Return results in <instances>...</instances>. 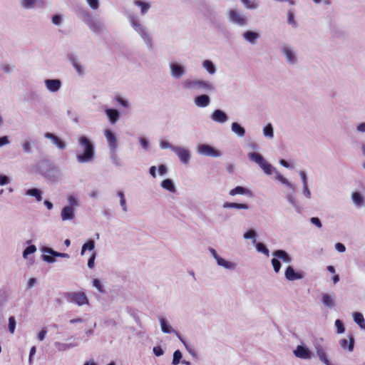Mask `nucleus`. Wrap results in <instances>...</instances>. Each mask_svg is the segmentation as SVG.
Instances as JSON below:
<instances>
[{
  "instance_id": "nucleus-20",
  "label": "nucleus",
  "mask_w": 365,
  "mask_h": 365,
  "mask_svg": "<svg viewBox=\"0 0 365 365\" xmlns=\"http://www.w3.org/2000/svg\"><path fill=\"white\" fill-rule=\"evenodd\" d=\"M210 118L215 123L224 124L228 121L227 114L221 109H215L210 115Z\"/></svg>"
},
{
  "instance_id": "nucleus-3",
  "label": "nucleus",
  "mask_w": 365,
  "mask_h": 365,
  "mask_svg": "<svg viewBox=\"0 0 365 365\" xmlns=\"http://www.w3.org/2000/svg\"><path fill=\"white\" fill-rule=\"evenodd\" d=\"M78 145L82 148V152L76 154L77 161L80 163H90L95 157V145L86 136L82 135L78 139Z\"/></svg>"
},
{
  "instance_id": "nucleus-50",
  "label": "nucleus",
  "mask_w": 365,
  "mask_h": 365,
  "mask_svg": "<svg viewBox=\"0 0 365 365\" xmlns=\"http://www.w3.org/2000/svg\"><path fill=\"white\" fill-rule=\"evenodd\" d=\"M255 245V247L258 252L262 253L267 257L269 256V250L267 247V246L263 242H256Z\"/></svg>"
},
{
  "instance_id": "nucleus-9",
  "label": "nucleus",
  "mask_w": 365,
  "mask_h": 365,
  "mask_svg": "<svg viewBox=\"0 0 365 365\" xmlns=\"http://www.w3.org/2000/svg\"><path fill=\"white\" fill-rule=\"evenodd\" d=\"M64 297L68 302L75 304L79 307L89 304V300L83 292H66Z\"/></svg>"
},
{
  "instance_id": "nucleus-27",
  "label": "nucleus",
  "mask_w": 365,
  "mask_h": 365,
  "mask_svg": "<svg viewBox=\"0 0 365 365\" xmlns=\"http://www.w3.org/2000/svg\"><path fill=\"white\" fill-rule=\"evenodd\" d=\"M242 36L244 40L252 45L256 44L258 38L260 37V34L258 32L252 30L245 31Z\"/></svg>"
},
{
  "instance_id": "nucleus-45",
  "label": "nucleus",
  "mask_w": 365,
  "mask_h": 365,
  "mask_svg": "<svg viewBox=\"0 0 365 365\" xmlns=\"http://www.w3.org/2000/svg\"><path fill=\"white\" fill-rule=\"evenodd\" d=\"M22 150L26 154L32 153L33 142L31 139H24L21 142Z\"/></svg>"
},
{
  "instance_id": "nucleus-2",
  "label": "nucleus",
  "mask_w": 365,
  "mask_h": 365,
  "mask_svg": "<svg viewBox=\"0 0 365 365\" xmlns=\"http://www.w3.org/2000/svg\"><path fill=\"white\" fill-rule=\"evenodd\" d=\"M181 87L187 91H198L205 93L215 91L214 84L208 81L201 78H186L181 81Z\"/></svg>"
},
{
  "instance_id": "nucleus-64",
  "label": "nucleus",
  "mask_w": 365,
  "mask_h": 365,
  "mask_svg": "<svg viewBox=\"0 0 365 365\" xmlns=\"http://www.w3.org/2000/svg\"><path fill=\"white\" fill-rule=\"evenodd\" d=\"M201 12L205 16H212L214 14L213 9L207 5L202 6Z\"/></svg>"
},
{
  "instance_id": "nucleus-33",
  "label": "nucleus",
  "mask_w": 365,
  "mask_h": 365,
  "mask_svg": "<svg viewBox=\"0 0 365 365\" xmlns=\"http://www.w3.org/2000/svg\"><path fill=\"white\" fill-rule=\"evenodd\" d=\"M294 192H292V190H289V191H287L286 192V200H287V202L292 205L293 206L296 211L298 212V213H300V207L299 205V203H298V201L296 199L294 195Z\"/></svg>"
},
{
  "instance_id": "nucleus-14",
  "label": "nucleus",
  "mask_w": 365,
  "mask_h": 365,
  "mask_svg": "<svg viewBox=\"0 0 365 365\" xmlns=\"http://www.w3.org/2000/svg\"><path fill=\"white\" fill-rule=\"evenodd\" d=\"M281 51L285 56L286 61L289 65H296L298 62L297 53L292 46L284 44L281 47Z\"/></svg>"
},
{
  "instance_id": "nucleus-29",
  "label": "nucleus",
  "mask_w": 365,
  "mask_h": 365,
  "mask_svg": "<svg viewBox=\"0 0 365 365\" xmlns=\"http://www.w3.org/2000/svg\"><path fill=\"white\" fill-rule=\"evenodd\" d=\"M229 195L230 196H235L237 195H245L247 197H252V192L248 188L243 186H237L235 188L232 189L229 192Z\"/></svg>"
},
{
  "instance_id": "nucleus-19",
  "label": "nucleus",
  "mask_w": 365,
  "mask_h": 365,
  "mask_svg": "<svg viewBox=\"0 0 365 365\" xmlns=\"http://www.w3.org/2000/svg\"><path fill=\"white\" fill-rule=\"evenodd\" d=\"M46 88L51 93H57L62 86V82L58 78H47L44 80Z\"/></svg>"
},
{
  "instance_id": "nucleus-6",
  "label": "nucleus",
  "mask_w": 365,
  "mask_h": 365,
  "mask_svg": "<svg viewBox=\"0 0 365 365\" xmlns=\"http://www.w3.org/2000/svg\"><path fill=\"white\" fill-rule=\"evenodd\" d=\"M228 21L237 26L245 27L248 25V18L237 9H230L227 12Z\"/></svg>"
},
{
  "instance_id": "nucleus-24",
  "label": "nucleus",
  "mask_w": 365,
  "mask_h": 365,
  "mask_svg": "<svg viewBox=\"0 0 365 365\" xmlns=\"http://www.w3.org/2000/svg\"><path fill=\"white\" fill-rule=\"evenodd\" d=\"M210 97L205 93L196 96L194 98V103L195 106L198 108L207 107L210 104Z\"/></svg>"
},
{
  "instance_id": "nucleus-39",
  "label": "nucleus",
  "mask_w": 365,
  "mask_h": 365,
  "mask_svg": "<svg viewBox=\"0 0 365 365\" xmlns=\"http://www.w3.org/2000/svg\"><path fill=\"white\" fill-rule=\"evenodd\" d=\"M351 200L354 204L358 207H362L364 206L365 200L364 197L359 192H354L351 194Z\"/></svg>"
},
{
  "instance_id": "nucleus-17",
  "label": "nucleus",
  "mask_w": 365,
  "mask_h": 365,
  "mask_svg": "<svg viewBox=\"0 0 365 365\" xmlns=\"http://www.w3.org/2000/svg\"><path fill=\"white\" fill-rule=\"evenodd\" d=\"M293 353L296 357L302 359H311L314 356V353L304 345H298Z\"/></svg>"
},
{
  "instance_id": "nucleus-35",
  "label": "nucleus",
  "mask_w": 365,
  "mask_h": 365,
  "mask_svg": "<svg viewBox=\"0 0 365 365\" xmlns=\"http://www.w3.org/2000/svg\"><path fill=\"white\" fill-rule=\"evenodd\" d=\"M76 15L85 24L93 17L91 14L84 8H80L76 11Z\"/></svg>"
},
{
  "instance_id": "nucleus-56",
  "label": "nucleus",
  "mask_w": 365,
  "mask_h": 365,
  "mask_svg": "<svg viewBox=\"0 0 365 365\" xmlns=\"http://www.w3.org/2000/svg\"><path fill=\"white\" fill-rule=\"evenodd\" d=\"M67 201L68 202L67 206H70L73 208H76L79 206L78 200L73 195H68L67 196Z\"/></svg>"
},
{
  "instance_id": "nucleus-4",
  "label": "nucleus",
  "mask_w": 365,
  "mask_h": 365,
  "mask_svg": "<svg viewBox=\"0 0 365 365\" xmlns=\"http://www.w3.org/2000/svg\"><path fill=\"white\" fill-rule=\"evenodd\" d=\"M274 257L271 260L273 269L276 273H279L282 267V264L279 261L281 259L284 263H290L292 261V258L290 255L284 250H276L272 252Z\"/></svg>"
},
{
  "instance_id": "nucleus-16",
  "label": "nucleus",
  "mask_w": 365,
  "mask_h": 365,
  "mask_svg": "<svg viewBox=\"0 0 365 365\" xmlns=\"http://www.w3.org/2000/svg\"><path fill=\"white\" fill-rule=\"evenodd\" d=\"M173 152L178 157L180 161L182 164L187 165L190 163L191 159V153L187 148L181 146H176L173 148Z\"/></svg>"
},
{
  "instance_id": "nucleus-42",
  "label": "nucleus",
  "mask_w": 365,
  "mask_h": 365,
  "mask_svg": "<svg viewBox=\"0 0 365 365\" xmlns=\"http://www.w3.org/2000/svg\"><path fill=\"white\" fill-rule=\"evenodd\" d=\"M118 150L108 151L109 158L111 163L115 167H121L123 163L117 153Z\"/></svg>"
},
{
  "instance_id": "nucleus-62",
  "label": "nucleus",
  "mask_w": 365,
  "mask_h": 365,
  "mask_svg": "<svg viewBox=\"0 0 365 365\" xmlns=\"http://www.w3.org/2000/svg\"><path fill=\"white\" fill-rule=\"evenodd\" d=\"M52 23L56 26H60L62 24L63 16L61 14H54L51 17Z\"/></svg>"
},
{
  "instance_id": "nucleus-41",
  "label": "nucleus",
  "mask_w": 365,
  "mask_h": 365,
  "mask_svg": "<svg viewBox=\"0 0 365 365\" xmlns=\"http://www.w3.org/2000/svg\"><path fill=\"white\" fill-rule=\"evenodd\" d=\"M223 208H232L236 210H248L250 206L247 203H238V202H225L223 205Z\"/></svg>"
},
{
  "instance_id": "nucleus-10",
  "label": "nucleus",
  "mask_w": 365,
  "mask_h": 365,
  "mask_svg": "<svg viewBox=\"0 0 365 365\" xmlns=\"http://www.w3.org/2000/svg\"><path fill=\"white\" fill-rule=\"evenodd\" d=\"M41 251L43 253L41 256L42 259L48 263H54L55 257L69 258L70 256L67 253L58 252L48 247H42Z\"/></svg>"
},
{
  "instance_id": "nucleus-18",
  "label": "nucleus",
  "mask_w": 365,
  "mask_h": 365,
  "mask_svg": "<svg viewBox=\"0 0 365 365\" xmlns=\"http://www.w3.org/2000/svg\"><path fill=\"white\" fill-rule=\"evenodd\" d=\"M67 59L71 63L75 71L79 76H83L85 73V68L81 65L78 56L71 53L67 55Z\"/></svg>"
},
{
  "instance_id": "nucleus-12",
  "label": "nucleus",
  "mask_w": 365,
  "mask_h": 365,
  "mask_svg": "<svg viewBox=\"0 0 365 365\" xmlns=\"http://www.w3.org/2000/svg\"><path fill=\"white\" fill-rule=\"evenodd\" d=\"M208 251L211 254L212 257L215 259L216 263L218 266L222 267L228 270H235L236 268V264L231 261L226 260L220 256L217 251L212 248L209 247Z\"/></svg>"
},
{
  "instance_id": "nucleus-44",
  "label": "nucleus",
  "mask_w": 365,
  "mask_h": 365,
  "mask_svg": "<svg viewBox=\"0 0 365 365\" xmlns=\"http://www.w3.org/2000/svg\"><path fill=\"white\" fill-rule=\"evenodd\" d=\"M240 1L248 10H256L260 6V3L257 0H240Z\"/></svg>"
},
{
  "instance_id": "nucleus-30",
  "label": "nucleus",
  "mask_w": 365,
  "mask_h": 365,
  "mask_svg": "<svg viewBox=\"0 0 365 365\" xmlns=\"http://www.w3.org/2000/svg\"><path fill=\"white\" fill-rule=\"evenodd\" d=\"M273 173L275 174V179L279 181L282 184L287 186L289 190H292V192H295V185L290 182L286 178H284L282 175H281L274 168V170Z\"/></svg>"
},
{
  "instance_id": "nucleus-60",
  "label": "nucleus",
  "mask_w": 365,
  "mask_h": 365,
  "mask_svg": "<svg viewBox=\"0 0 365 365\" xmlns=\"http://www.w3.org/2000/svg\"><path fill=\"white\" fill-rule=\"evenodd\" d=\"M334 325L336 328V332L338 334H342L345 331L344 325L343 322L341 319H336L335 321Z\"/></svg>"
},
{
  "instance_id": "nucleus-23",
  "label": "nucleus",
  "mask_w": 365,
  "mask_h": 365,
  "mask_svg": "<svg viewBox=\"0 0 365 365\" xmlns=\"http://www.w3.org/2000/svg\"><path fill=\"white\" fill-rule=\"evenodd\" d=\"M20 6L24 9H33L36 7L44 6L43 0H19Z\"/></svg>"
},
{
  "instance_id": "nucleus-7",
  "label": "nucleus",
  "mask_w": 365,
  "mask_h": 365,
  "mask_svg": "<svg viewBox=\"0 0 365 365\" xmlns=\"http://www.w3.org/2000/svg\"><path fill=\"white\" fill-rule=\"evenodd\" d=\"M38 172L44 178L55 180L58 170L53 165L48 164L46 160L40 161L37 164Z\"/></svg>"
},
{
  "instance_id": "nucleus-61",
  "label": "nucleus",
  "mask_w": 365,
  "mask_h": 365,
  "mask_svg": "<svg viewBox=\"0 0 365 365\" xmlns=\"http://www.w3.org/2000/svg\"><path fill=\"white\" fill-rule=\"evenodd\" d=\"M16 319L15 317L11 316L9 318V331L13 334L16 329Z\"/></svg>"
},
{
  "instance_id": "nucleus-54",
  "label": "nucleus",
  "mask_w": 365,
  "mask_h": 365,
  "mask_svg": "<svg viewBox=\"0 0 365 365\" xmlns=\"http://www.w3.org/2000/svg\"><path fill=\"white\" fill-rule=\"evenodd\" d=\"M176 336L179 339V340L184 344L186 350L189 352L190 354L195 356V350L187 344V342L184 340V339L181 336L180 333H176Z\"/></svg>"
},
{
  "instance_id": "nucleus-47",
  "label": "nucleus",
  "mask_w": 365,
  "mask_h": 365,
  "mask_svg": "<svg viewBox=\"0 0 365 365\" xmlns=\"http://www.w3.org/2000/svg\"><path fill=\"white\" fill-rule=\"evenodd\" d=\"M263 135L265 138L272 140L274 138V128L272 123H267L262 130Z\"/></svg>"
},
{
  "instance_id": "nucleus-48",
  "label": "nucleus",
  "mask_w": 365,
  "mask_h": 365,
  "mask_svg": "<svg viewBox=\"0 0 365 365\" xmlns=\"http://www.w3.org/2000/svg\"><path fill=\"white\" fill-rule=\"evenodd\" d=\"M287 22L289 25L292 26V28L297 29L298 24L295 20V16L292 11L289 10L287 13Z\"/></svg>"
},
{
  "instance_id": "nucleus-25",
  "label": "nucleus",
  "mask_w": 365,
  "mask_h": 365,
  "mask_svg": "<svg viewBox=\"0 0 365 365\" xmlns=\"http://www.w3.org/2000/svg\"><path fill=\"white\" fill-rule=\"evenodd\" d=\"M104 111L110 124H115L119 120L120 113L117 109L106 108Z\"/></svg>"
},
{
  "instance_id": "nucleus-31",
  "label": "nucleus",
  "mask_w": 365,
  "mask_h": 365,
  "mask_svg": "<svg viewBox=\"0 0 365 365\" xmlns=\"http://www.w3.org/2000/svg\"><path fill=\"white\" fill-rule=\"evenodd\" d=\"M159 322H160V325L161 331L163 333H165V334L174 333L175 335H176V333H179L178 331H175L171 327V325L169 324V322H168V320L165 318L160 317L159 319Z\"/></svg>"
},
{
  "instance_id": "nucleus-52",
  "label": "nucleus",
  "mask_w": 365,
  "mask_h": 365,
  "mask_svg": "<svg viewBox=\"0 0 365 365\" xmlns=\"http://www.w3.org/2000/svg\"><path fill=\"white\" fill-rule=\"evenodd\" d=\"M116 195L120 198V205L123 211L125 212H128V205H127L126 200L125 198L124 192L121 190H118L116 192Z\"/></svg>"
},
{
  "instance_id": "nucleus-1",
  "label": "nucleus",
  "mask_w": 365,
  "mask_h": 365,
  "mask_svg": "<svg viewBox=\"0 0 365 365\" xmlns=\"http://www.w3.org/2000/svg\"><path fill=\"white\" fill-rule=\"evenodd\" d=\"M125 16L131 28L139 35L144 43L149 50L153 48V38L149 33L146 26H145L139 17L133 13H127Z\"/></svg>"
},
{
  "instance_id": "nucleus-11",
  "label": "nucleus",
  "mask_w": 365,
  "mask_h": 365,
  "mask_svg": "<svg viewBox=\"0 0 365 365\" xmlns=\"http://www.w3.org/2000/svg\"><path fill=\"white\" fill-rule=\"evenodd\" d=\"M197 152L200 155L213 158L222 156V153L209 144H199L197 146Z\"/></svg>"
},
{
  "instance_id": "nucleus-15",
  "label": "nucleus",
  "mask_w": 365,
  "mask_h": 365,
  "mask_svg": "<svg viewBox=\"0 0 365 365\" xmlns=\"http://www.w3.org/2000/svg\"><path fill=\"white\" fill-rule=\"evenodd\" d=\"M103 134L107 142L108 151L118 150L119 143L115 133L110 129H105Z\"/></svg>"
},
{
  "instance_id": "nucleus-36",
  "label": "nucleus",
  "mask_w": 365,
  "mask_h": 365,
  "mask_svg": "<svg viewBox=\"0 0 365 365\" xmlns=\"http://www.w3.org/2000/svg\"><path fill=\"white\" fill-rule=\"evenodd\" d=\"M231 130L239 138H243L246 133L245 128L237 122L231 124Z\"/></svg>"
},
{
  "instance_id": "nucleus-22",
  "label": "nucleus",
  "mask_w": 365,
  "mask_h": 365,
  "mask_svg": "<svg viewBox=\"0 0 365 365\" xmlns=\"http://www.w3.org/2000/svg\"><path fill=\"white\" fill-rule=\"evenodd\" d=\"M44 137L51 141V143L56 145L59 150H64L66 148V143L58 138L56 135L46 132L44 133Z\"/></svg>"
},
{
  "instance_id": "nucleus-46",
  "label": "nucleus",
  "mask_w": 365,
  "mask_h": 365,
  "mask_svg": "<svg viewBox=\"0 0 365 365\" xmlns=\"http://www.w3.org/2000/svg\"><path fill=\"white\" fill-rule=\"evenodd\" d=\"M354 321L361 329H365V319L361 313L356 312L353 314Z\"/></svg>"
},
{
  "instance_id": "nucleus-38",
  "label": "nucleus",
  "mask_w": 365,
  "mask_h": 365,
  "mask_svg": "<svg viewBox=\"0 0 365 365\" xmlns=\"http://www.w3.org/2000/svg\"><path fill=\"white\" fill-rule=\"evenodd\" d=\"M160 187L172 193L176 192V187L172 179L167 178L163 180L160 183Z\"/></svg>"
},
{
  "instance_id": "nucleus-5",
  "label": "nucleus",
  "mask_w": 365,
  "mask_h": 365,
  "mask_svg": "<svg viewBox=\"0 0 365 365\" xmlns=\"http://www.w3.org/2000/svg\"><path fill=\"white\" fill-rule=\"evenodd\" d=\"M248 158L257 163L264 172L267 175H272L273 171L274 170V167H273L269 163H268L259 153L251 152L248 153Z\"/></svg>"
},
{
  "instance_id": "nucleus-28",
  "label": "nucleus",
  "mask_w": 365,
  "mask_h": 365,
  "mask_svg": "<svg viewBox=\"0 0 365 365\" xmlns=\"http://www.w3.org/2000/svg\"><path fill=\"white\" fill-rule=\"evenodd\" d=\"M76 210L70 206L63 207L61 212V218L63 221L72 220L75 218Z\"/></svg>"
},
{
  "instance_id": "nucleus-37",
  "label": "nucleus",
  "mask_w": 365,
  "mask_h": 365,
  "mask_svg": "<svg viewBox=\"0 0 365 365\" xmlns=\"http://www.w3.org/2000/svg\"><path fill=\"white\" fill-rule=\"evenodd\" d=\"M86 25L90 29V30L94 33H100L102 29L101 23L93 17L89 20Z\"/></svg>"
},
{
  "instance_id": "nucleus-49",
  "label": "nucleus",
  "mask_w": 365,
  "mask_h": 365,
  "mask_svg": "<svg viewBox=\"0 0 365 365\" xmlns=\"http://www.w3.org/2000/svg\"><path fill=\"white\" fill-rule=\"evenodd\" d=\"M95 248V241L92 239L88 240L82 246L81 255H83L86 250L93 251Z\"/></svg>"
},
{
  "instance_id": "nucleus-59",
  "label": "nucleus",
  "mask_w": 365,
  "mask_h": 365,
  "mask_svg": "<svg viewBox=\"0 0 365 365\" xmlns=\"http://www.w3.org/2000/svg\"><path fill=\"white\" fill-rule=\"evenodd\" d=\"M93 286L101 294L106 292L105 289L98 279H94L92 282Z\"/></svg>"
},
{
  "instance_id": "nucleus-53",
  "label": "nucleus",
  "mask_w": 365,
  "mask_h": 365,
  "mask_svg": "<svg viewBox=\"0 0 365 365\" xmlns=\"http://www.w3.org/2000/svg\"><path fill=\"white\" fill-rule=\"evenodd\" d=\"M115 101L124 108H130V103L126 98L118 95L115 96Z\"/></svg>"
},
{
  "instance_id": "nucleus-21",
  "label": "nucleus",
  "mask_w": 365,
  "mask_h": 365,
  "mask_svg": "<svg viewBox=\"0 0 365 365\" xmlns=\"http://www.w3.org/2000/svg\"><path fill=\"white\" fill-rule=\"evenodd\" d=\"M284 277L289 281H294L302 279L304 273L295 271L292 266L289 265L285 269Z\"/></svg>"
},
{
  "instance_id": "nucleus-40",
  "label": "nucleus",
  "mask_w": 365,
  "mask_h": 365,
  "mask_svg": "<svg viewBox=\"0 0 365 365\" xmlns=\"http://www.w3.org/2000/svg\"><path fill=\"white\" fill-rule=\"evenodd\" d=\"M202 66L205 70H206V71L210 75L212 76V75L215 74L217 72L216 66L214 64V63L211 60H209V59L204 60L202 62Z\"/></svg>"
},
{
  "instance_id": "nucleus-32",
  "label": "nucleus",
  "mask_w": 365,
  "mask_h": 365,
  "mask_svg": "<svg viewBox=\"0 0 365 365\" xmlns=\"http://www.w3.org/2000/svg\"><path fill=\"white\" fill-rule=\"evenodd\" d=\"M322 303L324 307L331 309L334 307V294H330L327 293L322 294Z\"/></svg>"
},
{
  "instance_id": "nucleus-13",
  "label": "nucleus",
  "mask_w": 365,
  "mask_h": 365,
  "mask_svg": "<svg viewBox=\"0 0 365 365\" xmlns=\"http://www.w3.org/2000/svg\"><path fill=\"white\" fill-rule=\"evenodd\" d=\"M170 76L175 79L182 78L187 73L186 66L178 61H173L169 64Z\"/></svg>"
},
{
  "instance_id": "nucleus-34",
  "label": "nucleus",
  "mask_w": 365,
  "mask_h": 365,
  "mask_svg": "<svg viewBox=\"0 0 365 365\" xmlns=\"http://www.w3.org/2000/svg\"><path fill=\"white\" fill-rule=\"evenodd\" d=\"M339 344L343 349H348L352 351L354 348V338L352 335L349 336V341L346 339H342L339 341Z\"/></svg>"
},
{
  "instance_id": "nucleus-43",
  "label": "nucleus",
  "mask_w": 365,
  "mask_h": 365,
  "mask_svg": "<svg viewBox=\"0 0 365 365\" xmlns=\"http://www.w3.org/2000/svg\"><path fill=\"white\" fill-rule=\"evenodd\" d=\"M26 195L35 197L36 201L41 202L42 200V191L36 187L29 188L26 191Z\"/></svg>"
},
{
  "instance_id": "nucleus-57",
  "label": "nucleus",
  "mask_w": 365,
  "mask_h": 365,
  "mask_svg": "<svg viewBox=\"0 0 365 365\" xmlns=\"http://www.w3.org/2000/svg\"><path fill=\"white\" fill-rule=\"evenodd\" d=\"M138 140L142 148L145 151H148L150 149V143L148 138L143 136H140L138 138Z\"/></svg>"
},
{
  "instance_id": "nucleus-55",
  "label": "nucleus",
  "mask_w": 365,
  "mask_h": 365,
  "mask_svg": "<svg viewBox=\"0 0 365 365\" xmlns=\"http://www.w3.org/2000/svg\"><path fill=\"white\" fill-rule=\"evenodd\" d=\"M182 358V354L180 350H175L173 355V365H178Z\"/></svg>"
},
{
  "instance_id": "nucleus-51",
  "label": "nucleus",
  "mask_w": 365,
  "mask_h": 365,
  "mask_svg": "<svg viewBox=\"0 0 365 365\" xmlns=\"http://www.w3.org/2000/svg\"><path fill=\"white\" fill-rule=\"evenodd\" d=\"M243 237L245 240H252V244H255L257 242V232L253 229L248 230L243 234Z\"/></svg>"
},
{
  "instance_id": "nucleus-26",
  "label": "nucleus",
  "mask_w": 365,
  "mask_h": 365,
  "mask_svg": "<svg viewBox=\"0 0 365 365\" xmlns=\"http://www.w3.org/2000/svg\"><path fill=\"white\" fill-rule=\"evenodd\" d=\"M133 3L140 9V14L142 16H145L152 7L150 2L144 0H133Z\"/></svg>"
},
{
  "instance_id": "nucleus-58",
  "label": "nucleus",
  "mask_w": 365,
  "mask_h": 365,
  "mask_svg": "<svg viewBox=\"0 0 365 365\" xmlns=\"http://www.w3.org/2000/svg\"><path fill=\"white\" fill-rule=\"evenodd\" d=\"M36 251V247L34 245H31L26 247L23 251L24 259H27L29 255L34 253Z\"/></svg>"
},
{
  "instance_id": "nucleus-8",
  "label": "nucleus",
  "mask_w": 365,
  "mask_h": 365,
  "mask_svg": "<svg viewBox=\"0 0 365 365\" xmlns=\"http://www.w3.org/2000/svg\"><path fill=\"white\" fill-rule=\"evenodd\" d=\"M312 344L319 360L325 365H332L327 354V347L324 344V339H315L313 340Z\"/></svg>"
},
{
  "instance_id": "nucleus-63",
  "label": "nucleus",
  "mask_w": 365,
  "mask_h": 365,
  "mask_svg": "<svg viewBox=\"0 0 365 365\" xmlns=\"http://www.w3.org/2000/svg\"><path fill=\"white\" fill-rule=\"evenodd\" d=\"M11 178L4 174H0V185L4 186L11 182Z\"/></svg>"
}]
</instances>
